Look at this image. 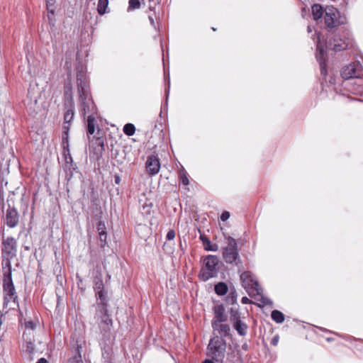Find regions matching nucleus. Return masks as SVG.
<instances>
[{
  "label": "nucleus",
  "mask_w": 363,
  "mask_h": 363,
  "mask_svg": "<svg viewBox=\"0 0 363 363\" xmlns=\"http://www.w3.org/2000/svg\"><path fill=\"white\" fill-rule=\"evenodd\" d=\"M4 307L6 308L10 301L17 303V294L12 280L11 269H3Z\"/></svg>",
  "instance_id": "0eeeda50"
},
{
  "label": "nucleus",
  "mask_w": 363,
  "mask_h": 363,
  "mask_svg": "<svg viewBox=\"0 0 363 363\" xmlns=\"http://www.w3.org/2000/svg\"><path fill=\"white\" fill-rule=\"evenodd\" d=\"M232 325L240 336H245L247 334L248 327L242 320L235 321Z\"/></svg>",
  "instance_id": "b1692460"
},
{
  "label": "nucleus",
  "mask_w": 363,
  "mask_h": 363,
  "mask_svg": "<svg viewBox=\"0 0 363 363\" xmlns=\"http://www.w3.org/2000/svg\"><path fill=\"white\" fill-rule=\"evenodd\" d=\"M312 14L313 19L317 21L320 18L323 13V7L320 4H314L312 6Z\"/></svg>",
  "instance_id": "7c9ffc66"
},
{
  "label": "nucleus",
  "mask_w": 363,
  "mask_h": 363,
  "mask_svg": "<svg viewBox=\"0 0 363 363\" xmlns=\"http://www.w3.org/2000/svg\"><path fill=\"white\" fill-rule=\"evenodd\" d=\"M230 213L228 211H223L220 215V220L222 221H225L230 218Z\"/></svg>",
  "instance_id": "c03bdc74"
},
{
  "label": "nucleus",
  "mask_w": 363,
  "mask_h": 363,
  "mask_svg": "<svg viewBox=\"0 0 363 363\" xmlns=\"http://www.w3.org/2000/svg\"><path fill=\"white\" fill-rule=\"evenodd\" d=\"M323 331L327 332L328 330L325 329L320 328Z\"/></svg>",
  "instance_id": "774afa93"
},
{
  "label": "nucleus",
  "mask_w": 363,
  "mask_h": 363,
  "mask_svg": "<svg viewBox=\"0 0 363 363\" xmlns=\"http://www.w3.org/2000/svg\"><path fill=\"white\" fill-rule=\"evenodd\" d=\"M241 320V313L238 307H232L230 310V320L231 323Z\"/></svg>",
  "instance_id": "2f4dec72"
},
{
  "label": "nucleus",
  "mask_w": 363,
  "mask_h": 363,
  "mask_svg": "<svg viewBox=\"0 0 363 363\" xmlns=\"http://www.w3.org/2000/svg\"><path fill=\"white\" fill-rule=\"evenodd\" d=\"M19 222V214L15 207H9L6 212L5 223L11 228L16 227Z\"/></svg>",
  "instance_id": "f8f14e48"
},
{
  "label": "nucleus",
  "mask_w": 363,
  "mask_h": 363,
  "mask_svg": "<svg viewBox=\"0 0 363 363\" xmlns=\"http://www.w3.org/2000/svg\"><path fill=\"white\" fill-rule=\"evenodd\" d=\"M351 44L349 37L341 38L338 34L331 33L328 35L325 43L326 51L319 45H317L316 59L319 62L320 68H325V55L328 51L340 52L347 49Z\"/></svg>",
  "instance_id": "f03ea898"
},
{
  "label": "nucleus",
  "mask_w": 363,
  "mask_h": 363,
  "mask_svg": "<svg viewBox=\"0 0 363 363\" xmlns=\"http://www.w3.org/2000/svg\"><path fill=\"white\" fill-rule=\"evenodd\" d=\"M64 98L65 106H70V105L74 106L72 94V86L70 84H67L65 86Z\"/></svg>",
  "instance_id": "5701e85b"
},
{
  "label": "nucleus",
  "mask_w": 363,
  "mask_h": 363,
  "mask_svg": "<svg viewBox=\"0 0 363 363\" xmlns=\"http://www.w3.org/2000/svg\"><path fill=\"white\" fill-rule=\"evenodd\" d=\"M94 319L101 333L106 336L111 331L113 324V320L108 313V308H96Z\"/></svg>",
  "instance_id": "1a4fd4ad"
},
{
  "label": "nucleus",
  "mask_w": 363,
  "mask_h": 363,
  "mask_svg": "<svg viewBox=\"0 0 363 363\" xmlns=\"http://www.w3.org/2000/svg\"><path fill=\"white\" fill-rule=\"evenodd\" d=\"M123 133L128 136H132L135 134V127L133 123H126L123 126Z\"/></svg>",
  "instance_id": "e433bc0d"
},
{
  "label": "nucleus",
  "mask_w": 363,
  "mask_h": 363,
  "mask_svg": "<svg viewBox=\"0 0 363 363\" xmlns=\"http://www.w3.org/2000/svg\"><path fill=\"white\" fill-rule=\"evenodd\" d=\"M108 5V0H99L97 4V11L100 15L106 13V9Z\"/></svg>",
  "instance_id": "72a5a7b5"
},
{
  "label": "nucleus",
  "mask_w": 363,
  "mask_h": 363,
  "mask_svg": "<svg viewBox=\"0 0 363 363\" xmlns=\"http://www.w3.org/2000/svg\"><path fill=\"white\" fill-rule=\"evenodd\" d=\"M362 62L359 60H357L354 62H353V65H350L352 67L351 68H363V57H361Z\"/></svg>",
  "instance_id": "a19ab883"
},
{
  "label": "nucleus",
  "mask_w": 363,
  "mask_h": 363,
  "mask_svg": "<svg viewBox=\"0 0 363 363\" xmlns=\"http://www.w3.org/2000/svg\"><path fill=\"white\" fill-rule=\"evenodd\" d=\"M326 340H327V341H328V342H330V341H332V340H333V339H332V338H330V337H328Z\"/></svg>",
  "instance_id": "052dcab7"
},
{
  "label": "nucleus",
  "mask_w": 363,
  "mask_h": 363,
  "mask_svg": "<svg viewBox=\"0 0 363 363\" xmlns=\"http://www.w3.org/2000/svg\"><path fill=\"white\" fill-rule=\"evenodd\" d=\"M262 294H263V292L259 295L260 296L259 298V301L261 302L262 306H272V304H273L272 301L271 299H269V298L264 296Z\"/></svg>",
  "instance_id": "58836bf2"
},
{
  "label": "nucleus",
  "mask_w": 363,
  "mask_h": 363,
  "mask_svg": "<svg viewBox=\"0 0 363 363\" xmlns=\"http://www.w3.org/2000/svg\"><path fill=\"white\" fill-rule=\"evenodd\" d=\"M242 350H248V345H247L246 343H245V344H243V345H242Z\"/></svg>",
  "instance_id": "13d9d810"
},
{
  "label": "nucleus",
  "mask_w": 363,
  "mask_h": 363,
  "mask_svg": "<svg viewBox=\"0 0 363 363\" xmlns=\"http://www.w3.org/2000/svg\"><path fill=\"white\" fill-rule=\"evenodd\" d=\"M65 67H66V68H69V67H71V65H68V62L66 61L65 62Z\"/></svg>",
  "instance_id": "bf43d9fd"
},
{
  "label": "nucleus",
  "mask_w": 363,
  "mask_h": 363,
  "mask_svg": "<svg viewBox=\"0 0 363 363\" xmlns=\"http://www.w3.org/2000/svg\"><path fill=\"white\" fill-rule=\"evenodd\" d=\"M175 235H176V233H175L174 230L171 229L167 232V235H166V239L167 240H172L175 238Z\"/></svg>",
  "instance_id": "79ce46f5"
},
{
  "label": "nucleus",
  "mask_w": 363,
  "mask_h": 363,
  "mask_svg": "<svg viewBox=\"0 0 363 363\" xmlns=\"http://www.w3.org/2000/svg\"><path fill=\"white\" fill-rule=\"evenodd\" d=\"M272 319L277 323H282L284 321V315L278 310H274L271 313Z\"/></svg>",
  "instance_id": "473e14b6"
},
{
  "label": "nucleus",
  "mask_w": 363,
  "mask_h": 363,
  "mask_svg": "<svg viewBox=\"0 0 363 363\" xmlns=\"http://www.w3.org/2000/svg\"><path fill=\"white\" fill-rule=\"evenodd\" d=\"M227 342L222 337L213 336L207 346L206 355L215 360L216 363H224Z\"/></svg>",
  "instance_id": "20e7f679"
},
{
  "label": "nucleus",
  "mask_w": 363,
  "mask_h": 363,
  "mask_svg": "<svg viewBox=\"0 0 363 363\" xmlns=\"http://www.w3.org/2000/svg\"><path fill=\"white\" fill-rule=\"evenodd\" d=\"M241 301L243 304H248L251 303V301L246 296L242 297Z\"/></svg>",
  "instance_id": "603ef678"
},
{
  "label": "nucleus",
  "mask_w": 363,
  "mask_h": 363,
  "mask_svg": "<svg viewBox=\"0 0 363 363\" xmlns=\"http://www.w3.org/2000/svg\"><path fill=\"white\" fill-rule=\"evenodd\" d=\"M66 167L67 168V169H69V172L72 171L73 172L74 171H77V169H78L75 163L69 164H68V166H66Z\"/></svg>",
  "instance_id": "09e8293b"
},
{
  "label": "nucleus",
  "mask_w": 363,
  "mask_h": 363,
  "mask_svg": "<svg viewBox=\"0 0 363 363\" xmlns=\"http://www.w3.org/2000/svg\"><path fill=\"white\" fill-rule=\"evenodd\" d=\"M37 102L38 96L32 94L30 89H28L26 106L28 111L33 116H35L40 110Z\"/></svg>",
  "instance_id": "2eb2a0df"
},
{
  "label": "nucleus",
  "mask_w": 363,
  "mask_h": 363,
  "mask_svg": "<svg viewBox=\"0 0 363 363\" xmlns=\"http://www.w3.org/2000/svg\"><path fill=\"white\" fill-rule=\"evenodd\" d=\"M308 32H311V27H310V26H308Z\"/></svg>",
  "instance_id": "69168bd1"
},
{
  "label": "nucleus",
  "mask_w": 363,
  "mask_h": 363,
  "mask_svg": "<svg viewBox=\"0 0 363 363\" xmlns=\"http://www.w3.org/2000/svg\"><path fill=\"white\" fill-rule=\"evenodd\" d=\"M17 252V242L13 237H8L6 239L3 240L2 242V269H11V260L16 256Z\"/></svg>",
  "instance_id": "423d86ee"
},
{
  "label": "nucleus",
  "mask_w": 363,
  "mask_h": 363,
  "mask_svg": "<svg viewBox=\"0 0 363 363\" xmlns=\"http://www.w3.org/2000/svg\"><path fill=\"white\" fill-rule=\"evenodd\" d=\"M55 0H46V8L48 10V23L52 26H55V22H56V19L55 18Z\"/></svg>",
  "instance_id": "a211bd4d"
},
{
  "label": "nucleus",
  "mask_w": 363,
  "mask_h": 363,
  "mask_svg": "<svg viewBox=\"0 0 363 363\" xmlns=\"http://www.w3.org/2000/svg\"><path fill=\"white\" fill-rule=\"evenodd\" d=\"M226 362L228 363H240L241 358L238 352L233 351L227 354Z\"/></svg>",
  "instance_id": "c756f323"
},
{
  "label": "nucleus",
  "mask_w": 363,
  "mask_h": 363,
  "mask_svg": "<svg viewBox=\"0 0 363 363\" xmlns=\"http://www.w3.org/2000/svg\"><path fill=\"white\" fill-rule=\"evenodd\" d=\"M202 363H216L214 359L212 358L211 359H206L202 362Z\"/></svg>",
  "instance_id": "5fc2aeb1"
},
{
  "label": "nucleus",
  "mask_w": 363,
  "mask_h": 363,
  "mask_svg": "<svg viewBox=\"0 0 363 363\" xmlns=\"http://www.w3.org/2000/svg\"><path fill=\"white\" fill-rule=\"evenodd\" d=\"M214 317L211 323L225 322L228 319L225 314V309L223 304H218L214 306L213 308Z\"/></svg>",
  "instance_id": "f3484780"
},
{
  "label": "nucleus",
  "mask_w": 363,
  "mask_h": 363,
  "mask_svg": "<svg viewBox=\"0 0 363 363\" xmlns=\"http://www.w3.org/2000/svg\"><path fill=\"white\" fill-rule=\"evenodd\" d=\"M36 363H48V362L45 358L42 357V358L39 359Z\"/></svg>",
  "instance_id": "6e6d98bb"
},
{
  "label": "nucleus",
  "mask_w": 363,
  "mask_h": 363,
  "mask_svg": "<svg viewBox=\"0 0 363 363\" xmlns=\"http://www.w3.org/2000/svg\"><path fill=\"white\" fill-rule=\"evenodd\" d=\"M106 294L107 291L105 289L95 293L97 299L96 308H108V299Z\"/></svg>",
  "instance_id": "412c9836"
},
{
  "label": "nucleus",
  "mask_w": 363,
  "mask_h": 363,
  "mask_svg": "<svg viewBox=\"0 0 363 363\" xmlns=\"http://www.w3.org/2000/svg\"><path fill=\"white\" fill-rule=\"evenodd\" d=\"M320 71L321 76L325 82L334 85L342 83L339 69H320Z\"/></svg>",
  "instance_id": "9b49d317"
},
{
  "label": "nucleus",
  "mask_w": 363,
  "mask_h": 363,
  "mask_svg": "<svg viewBox=\"0 0 363 363\" xmlns=\"http://www.w3.org/2000/svg\"><path fill=\"white\" fill-rule=\"evenodd\" d=\"M97 230H98L99 233H100V231H106V227H105V224L104 222L99 221L98 223Z\"/></svg>",
  "instance_id": "49530a36"
},
{
  "label": "nucleus",
  "mask_w": 363,
  "mask_h": 363,
  "mask_svg": "<svg viewBox=\"0 0 363 363\" xmlns=\"http://www.w3.org/2000/svg\"><path fill=\"white\" fill-rule=\"evenodd\" d=\"M148 18H149V21H150V24H151L152 26H155V21H154V19H153L152 16H148Z\"/></svg>",
  "instance_id": "4d7b16f0"
},
{
  "label": "nucleus",
  "mask_w": 363,
  "mask_h": 363,
  "mask_svg": "<svg viewBox=\"0 0 363 363\" xmlns=\"http://www.w3.org/2000/svg\"><path fill=\"white\" fill-rule=\"evenodd\" d=\"M141 6V1L140 0H129L128 1V11H132L136 9H138L140 8Z\"/></svg>",
  "instance_id": "4c0bfd02"
},
{
  "label": "nucleus",
  "mask_w": 363,
  "mask_h": 363,
  "mask_svg": "<svg viewBox=\"0 0 363 363\" xmlns=\"http://www.w3.org/2000/svg\"><path fill=\"white\" fill-rule=\"evenodd\" d=\"M36 323L33 320H24L25 330L23 333V337L28 344H33V332L36 328Z\"/></svg>",
  "instance_id": "4468645a"
},
{
  "label": "nucleus",
  "mask_w": 363,
  "mask_h": 363,
  "mask_svg": "<svg viewBox=\"0 0 363 363\" xmlns=\"http://www.w3.org/2000/svg\"><path fill=\"white\" fill-rule=\"evenodd\" d=\"M227 245L222 247V257L228 264L236 266L238 272H241L242 261L239 254L238 242L235 238L230 235H224Z\"/></svg>",
  "instance_id": "7ed1b4c3"
},
{
  "label": "nucleus",
  "mask_w": 363,
  "mask_h": 363,
  "mask_svg": "<svg viewBox=\"0 0 363 363\" xmlns=\"http://www.w3.org/2000/svg\"><path fill=\"white\" fill-rule=\"evenodd\" d=\"M211 327L214 331L218 333L216 336L225 337H231V329L228 324L225 322L211 323Z\"/></svg>",
  "instance_id": "ddd939ff"
},
{
  "label": "nucleus",
  "mask_w": 363,
  "mask_h": 363,
  "mask_svg": "<svg viewBox=\"0 0 363 363\" xmlns=\"http://www.w3.org/2000/svg\"><path fill=\"white\" fill-rule=\"evenodd\" d=\"M362 69H343L340 71L342 82L345 80H349L354 78H362L363 77L359 73Z\"/></svg>",
  "instance_id": "6ab92c4d"
},
{
  "label": "nucleus",
  "mask_w": 363,
  "mask_h": 363,
  "mask_svg": "<svg viewBox=\"0 0 363 363\" xmlns=\"http://www.w3.org/2000/svg\"><path fill=\"white\" fill-rule=\"evenodd\" d=\"M200 240L202 241L203 248L206 251L216 252L218 250V245L216 243L213 244L210 239L206 235H201Z\"/></svg>",
  "instance_id": "4be33fe9"
},
{
  "label": "nucleus",
  "mask_w": 363,
  "mask_h": 363,
  "mask_svg": "<svg viewBox=\"0 0 363 363\" xmlns=\"http://www.w3.org/2000/svg\"><path fill=\"white\" fill-rule=\"evenodd\" d=\"M279 335L274 336L271 340V345L276 346L279 342Z\"/></svg>",
  "instance_id": "8fccbe9b"
},
{
  "label": "nucleus",
  "mask_w": 363,
  "mask_h": 363,
  "mask_svg": "<svg viewBox=\"0 0 363 363\" xmlns=\"http://www.w3.org/2000/svg\"><path fill=\"white\" fill-rule=\"evenodd\" d=\"M325 24L328 28H335L347 23V17L341 14L333 6H328L325 10Z\"/></svg>",
  "instance_id": "6e6552de"
},
{
  "label": "nucleus",
  "mask_w": 363,
  "mask_h": 363,
  "mask_svg": "<svg viewBox=\"0 0 363 363\" xmlns=\"http://www.w3.org/2000/svg\"><path fill=\"white\" fill-rule=\"evenodd\" d=\"M149 9L150 11H154L155 6L159 3L158 0H149Z\"/></svg>",
  "instance_id": "a18cd8bd"
},
{
  "label": "nucleus",
  "mask_w": 363,
  "mask_h": 363,
  "mask_svg": "<svg viewBox=\"0 0 363 363\" xmlns=\"http://www.w3.org/2000/svg\"><path fill=\"white\" fill-rule=\"evenodd\" d=\"M96 116H87V134L93 135L95 132Z\"/></svg>",
  "instance_id": "c85d7f7f"
},
{
  "label": "nucleus",
  "mask_w": 363,
  "mask_h": 363,
  "mask_svg": "<svg viewBox=\"0 0 363 363\" xmlns=\"http://www.w3.org/2000/svg\"><path fill=\"white\" fill-rule=\"evenodd\" d=\"M96 275L94 277V292L101 291L104 290V284L102 279V275L101 272H96Z\"/></svg>",
  "instance_id": "bb28decb"
},
{
  "label": "nucleus",
  "mask_w": 363,
  "mask_h": 363,
  "mask_svg": "<svg viewBox=\"0 0 363 363\" xmlns=\"http://www.w3.org/2000/svg\"><path fill=\"white\" fill-rule=\"evenodd\" d=\"M145 0H140V1H141V4H145Z\"/></svg>",
  "instance_id": "338daca9"
},
{
  "label": "nucleus",
  "mask_w": 363,
  "mask_h": 363,
  "mask_svg": "<svg viewBox=\"0 0 363 363\" xmlns=\"http://www.w3.org/2000/svg\"><path fill=\"white\" fill-rule=\"evenodd\" d=\"M160 169V162L157 157L155 155L148 156L146 162L147 172L150 175H155L159 172Z\"/></svg>",
  "instance_id": "dca6fc26"
},
{
  "label": "nucleus",
  "mask_w": 363,
  "mask_h": 363,
  "mask_svg": "<svg viewBox=\"0 0 363 363\" xmlns=\"http://www.w3.org/2000/svg\"><path fill=\"white\" fill-rule=\"evenodd\" d=\"M179 176L181 182L184 186H188L189 184L188 174L184 168L179 170Z\"/></svg>",
  "instance_id": "c9c22d12"
},
{
  "label": "nucleus",
  "mask_w": 363,
  "mask_h": 363,
  "mask_svg": "<svg viewBox=\"0 0 363 363\" xmlns=\"http://www.w3.org/2000/svg\"><path fill=\"white\" fill-rule=\"evenodd\" d=\"M99 240L101 242V247H104L106 245V238H107V233L106 231H100L99 233Z\"/></svg>",
  "instance_id": "ea45409f"
},
{
  "label": "nucleus",
  "mask_w": 363,
  "mask_h": 363,
  "mask_svg": "<svg viewBox=\"0 0 363 363\" xmlns=\"http://www.w3.org/2000/svg\"><path fill=\"white\" fill-rule=\"evenodd\" d=\"M336 335H339L340 337H342L343 338H345L344 336L339 335L338 333H335Z\"/></svg>",
  "instance_id": "0e129e2a"
},
{
  "label": "nucleus",
  "mask_w": 363,
  "mask_h": 363,
  "mask_svg": "<svg viewBox=\"0 0 363 363\" xmlns=\"http://www.w3.org/2000/svg\"><path fill=\"white\" fill-rule=\"evenodd\" d=\"M169 69H164V77L167 82V87L165 88L164 93L166 96V102L165 104H167V99L169 94V89H170V79H169Z\"/></svg>",
  "instance_id": "f704fd0d"
},
{
  "label": "nucleus",
  "mask_w": 363,
  "mask_h": 363,
  "mask_svg": "<svg viewBox=\"0 0 363 363\" xmlns=\"http://www.w3.org/2000/svg\"><path fill=\"white\" fill-rule=\"evenodd\" d=\"M114 182L116 184H119L121 182V177L118 174L114 175Z\"/></svg>",
  "instance_id": "864d4df0"
},
{
  "label": "nucleus",
  "mask_w": 363,
  "mask_h": 363,
  "mask_svg": "<svg viewBox=\"0 0 363 363\" xmlns=\"http://www.w3.org/2000/svg\"><path fill=\"white\" fill-rule=\"evenodd\" d=\"M82 350V347L79 345H77L74 354L72 357L68 359L67 363H83L81 352Z\"/></svg>",
  "instance_id": "a878e982"
},
{
  "label": "nucleus",
  "mask_w": 363,
  "mask_h": 363,
  "mask_svg": "<svg viewBox=\"0 0 363 363\" xmlns=\"http://www.w3.org/2000/svg\"><path fill=\"white\" fill-rule=\"evenodd\" d=\"M214 291L218 296H223L227 294L228 287L225 282L220 281L214 286Z\"/></svg>",
  "instance_id": "cd10ccee"
},
{
  "label": "nucleus",
  "mask_w": 363,
  "mask_h": 363,
  "mask_svg": "<svg viewBox=\"0 0 363 363\" xmlns=\"http://www.w3.org/2000/svg\"><path fill=\"white\" fill-rule=\"evenodd\" d=\"M62 147L63 148V155H69V125H66L62 127Z\"/></svg>",
  "instance_id": "aec40b11"
},
{
  "label": "nucleus",
  "mask_w": 363,
  "mask_h": 363,
  "mask_svg": "<svg viewBox=\"0 0 363 363\" xmlns=\"http://www.w3.org/2000/svg\"><path fill=\"white\" fill-rule=\"evenodd\" d=\"M111 279V275L107 274V275H106V280H107V279Z\"/></svg>",
  "instance_id": "680f3d73"
},
{
  "label": "nucleus",
  "mask_w": 363,
  "mask_h": 363,
  "mask_svg": "<svg viewBox=\"0 0 363 363\" xmlns=\"http://www.w3.org/2000/svg\"><path fill=\"white\" fill-rule=\"evenodd\" d=\"M74 116V106H66V111L64 114V124L63 125H69L72 121Z\"/></svg>",
  "instance_id": "393cba45"
},
{
  "label": "nucleus",
  "mask_w": 363,
  "mask_h": 363,
  "mask_svg": "<svg viewBox=\"0 0 363 363\" xmlns=\"http://www.w3.org/2000/svg\"><path fill=\"white\" fill-rule=\"evenodd\" d=\"M77 83L79 92L80 114L84 118L86 115L96 116L97 108L90 92L89 82L86 69H77Z\"/></svg>",
  "instance_id": "f257e3e1"
},
{
  "label": "nucleus",
  "mask_w": 363,
  "mask_h": 363,
  "mask_svg": "<svg viewBox=\"0 0 363 363\" xmlns=\"http://www.w3.org/2000/svg\"><path fill=\"white\" fill-rule=\"evenodd\" d=\"M229 299L231 302L232 304H234L236 303V300H237V296L235 294V291L234 292H231L230 294V297H229Z\"/></svg>",
  "instance_id": "de8ad7c7"
},
{
  "label": "nucleus",
  "mask_w": 363,
  "mask_h": 363,
  "mask_svg": "<svg viewBox=\"0 0 363 363\" xmlns=\"http://www.w3.org/2000/svg\"><path fill=\"white\" fill-rule=\"evenodd\" d=\"M219 259L218 256L208 255L203 258V267H201L199 278L202 281H207L211 278L216 277L218 275V265Z\"/></svg>",
  "instance_id": "39448f33"
},
{
  "label": "nucleus",
  "mask_w": 363,
  "mask_h": 363,
  "mask_svg": "<svg viewBox=\"0 0 363 363\" xmlns=\"http://www.w3.org/2000/svg\"><path fill=\"white\" fill-rule=\"evenodd\" d=\"M72 73H71V69H69V72L67 73V76L69 77L71 76Z\"/></svg>",
  "instance_id": "e2e57ef3"
},
{
  "label": "nucleus",
  "mask_w": 363,
  "mask_h": 363,
  "mask_svg": "<svg viewBox=\"0 0 363 363\" xmlns=\"http://www.w3.org/2000/svg\"><path fill=\"white\" fill-rule=\"evenodd\" d=\"M73 173L74 172L72 171L69 172V169L67 170L65 178L67 181H69L72 179Z\"/></svg>",
  "instance_id": "3c124183"
},
{
  "label": "nucleus",
  "mask_w": 363,
  "mask_h": 363,
  "mask_svg": "<svg viewBox=\"0 0 363 363\" xmlns=\"http://www.w3.org/2000/svg\"><path fill=\"white\" fill-rule=\"evenodd\" d=\"M64 157L65 159L66 166H68V164H69L74 163L72 157L70 154V150H69V155H64Z\"/></svg>",
  "instance_id": "37998d69"
},
{
  "label": "nucleus",
  "mask_w": 363,
  "mask_h": 363,
  "mask_svg": "<svg viewBox=\"0 0 363 363\" xmlns=\"http://www.w3.org/2000/svg\"><path fill=\"white\" fill-rule=\"evenodd\" d=\"M240 281L245 289H250L256 292L257 295L263 292V289L260 286L258 281L253 278L250 272H243L240 274Z\"/></svg>",
  "instance_id": "9d476101"
}]
</instances>
